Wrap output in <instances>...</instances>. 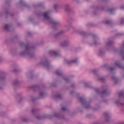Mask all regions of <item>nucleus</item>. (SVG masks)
Returning <instances> with one entry per match:
<instances>
[{"label":"nucleus","mask_w":124,"mask_h":124,"mask_svg":"<svg viewBox=\"0 0 124 124\" xmlns=\"http://www.w3.org/2000/svg\"><path fill=\"white\" fill-rule=\"evenodd\" d=\"M78 62V59H76L74 60H71L70 61H69L67 62V63H70L71 62H74L75 63H76V62Z\"/></svg>","instance_id":"1"},{"label":"nucleus","mask_w":124,"mask_h":124,"mask_svg":"<svg viewBox=\"0 0 124 124\" xmlns=\"http://www.w3.org/2000/svg\"><path fill=\"white\" fill-rule=\"evenodd\" d=\"M48 15H49V13L48 12H46L44 14V18H46V19H47L48 18Z\"/></svg>","instance_id":"2"},{"label":"nucleus","mask_w":124,"mask_h":124,"mask_svg":"<svg viewBox=\"0 0 124 124\" xmlns=\"http://www.w3.org/2000/svg\"><path fill=\"white\" fill-rule=\"evenodd\" d=\"M8 28H9V25H8V24H6V25H5L4 28H5L6 30H7V29H8Z\"/></svg>","instance_id":"4"},{"label":"nucleus","mask_w":124,"mask_h":124,"mask_svg":"<svg viewBox=\"0 0 124 124\" xmlns=\"http://www.w3.org/2000/svg\"><path fill=\"white\" fill-rule=\"evenodd\" d=\"M50 53L51 54H52V55H57V52L54 50H52L50 52Z\"/></svg>","instance_id":"3"}]
</instances>
